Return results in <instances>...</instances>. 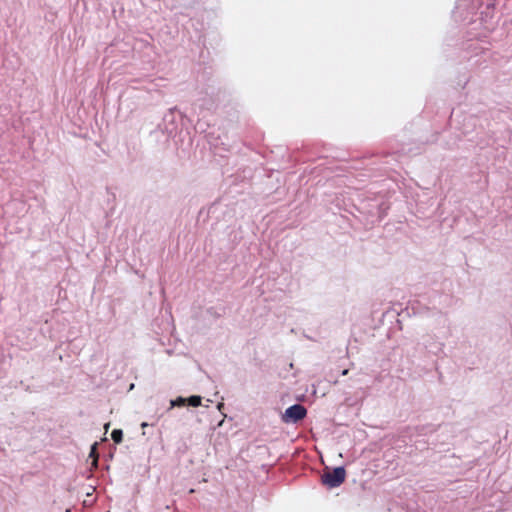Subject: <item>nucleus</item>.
Listing matches in <instances>:
<instances>
[{
  "mask_svg": "<svg viewBox=\"0 0 512 512\" xmlns=\"http://www.w3.org/2000/svg\"><path fill=\"white\" fill-rule=\"evenodd\" d=\"M496 0H457L453 17L456 21L480 25L489 29V21L493 18Z\"/></svg>",
  "mask_w": 512,
  "mask_h": 512,
  "instance_id": "nucleus-1",
  "label": "nucleus"
},
{
  "mask_svg": "<svg viewBox=\"0 0 512 512\" xmlns=\"http://www.w3.org/2000/svg\"><path fill=\"white\" fill-rule=\"evenodd\" d=\"M444 344L438 342L432 336H427L423 343H417L414 346V352L411 355V364L414 367L415 377H423L437 369V361L433 358L443 352Z\"/></svg>",
  "mask_w": 512,
  "mask_h": 512,
  "instance_id": "nucleus-2",
  "label": "nucleus"
},
{
  "mask_svg": "<svg viewBox=\"0 0 512 512\" xmlns=\"http://www.w3.org/2000/svg\"><path fill=\"white\" fill-rule=\"evenodd\" d=\"M182 123V115L176 108H171L164 114L162 122L151 131L150 136L161 144H166L174 138Z\"/></svg>",
  "mask_w": 512,
  "mask_h": 512,
  "instance_id": "nucleus-3",
  "label": "nucleus"
},
{
  "mask_svg": "<svg viewBox=\"0 0 512 512\" xmlns=\"http://www.w3.org/2000/svg\"><path fill=\"white\" fill-rule=\"evenodd\" d=\"M490 120L484 115L469 114L464 117L462 134L470 136L469 140L481 142L489 133Z\"/></svg>",
  "mask_w": 512,
  "mask_h": 512,
  "instance_id": "nucleus-4",
  "label": "nucleus"
},
{
  "mask_svg": "<svg viewBox=\"0 0 512 512\" xmlns=\"http://www.w3.org/2000/svg\"><path fill=\"white\" fill-rule=\"evenodd\" d=\"M482 42L484 41L470 39L463 43L461 57L469 62L470 67L483 65L491 56L490 49L483 46Z\"/></svg>",
  "mask_w": 512,
  "mask_h": 512,
  "instance_id": "nucleus-5",
  "label": "nucleus"
},
{
  "mask_svg": "<svg viewBox=\"0 0 512 512\" xmlns=\"http://www.w3.org/2000/svg\"><path fill=\"white\" fill-rule=\"evenodd\" d=\"M346 479V470L344 466H337L327 469L321 475V483L329 489L339 487Z\"/></svg>",
  "mask_w": 512,
  "mask_h": 512,
  "instance_id": "nucleus-6",
  "label": "nucleus"
},
{
  "mask_svg": "<svg viewBox=\"0 0 512 512\" xmlns=\"http://www.w3.org/2000/svg\"><path fill=\"white\" fill-rule=\"evenodd\" d=\"M307 415V409L299 403H295L282 414V421L287 424H296L303 420Z\"/></svg>",
  "mask_w": 512,
  "mask_h": 512,
  "instance_id": "nucleus-7",
  "label": "nucleus"
},
{
  "mask_svg": "<svg viewBox=\"0 0 512 512\" xmlns=\"http://www.w3.org/2000/svg\"><path fill=\"white\" fill-rule=\"evenodd\" d=\"M369 206L370 208L368 210H365L364 207L354 206L353 208L361 214H368V216L372 218L377 217L378 221H381L386 215L387 208H384V204L373 203L369 204Z\"/></svg>",
  "mask_w": 512,
  "mask_h": 512,
  "instance_id": "nucleus-8",
  "label": "nucleus"
},
{
  "mask_svg": "<svg viewBox=\"0 0 512 512\" xmlns=\"http://www.w3.org/2000/svg\"><path fill=\"white\" fill-rule=\"evenodd\" d=\"M416 434L419 436H426L436 431V428L432 424L420 425L415 427Z\"/></svg>",
  "mask_w": 512,
  "mask_h": 512,
  "instance_id": "nucleus-9",
  "label": "nucleus"
},
{
  "mask_svg": "<svg viewBox=\"0 0 512 512\" xmlns=\"http://www.w3.org/2000/svg\"><path fill=\"white\" fill-rule=\"evenodd\" d=\"M187 404V397L178 396L175 399L170 400V407L168 410L175 407H184Z\"/></svg>",
  "mask_w": 512,
  "mask_h": 512,
  "instance_id": "nucleus-10",
  "label": "nucleus"
},
{
  "mask_svg": "<svg viewBox=\"0 0 512 512\" xmlns=\"http://www.w3.org/2000/svg\"><path fill=\"white\" fill-rule=\"evenodd\" d=\"M202 397L200 395H191L187 397L186 406L198 407L202 405Z\"/></svg>",
  "mask_w": 512,
  "mask_h": 512,
  "instance_id": "nucleus-11",
  "label": "nucleus"
},
{
  "mask_svg": "<svg viewBox=\"0 0 512 512\" xmlns=\"http://www.w3.org/2000/svg\"><path fill=\"white\" fill-rule=\"evenodd\" d=\"M421 151L420 148H412L411 145H405L401 148V150H398V153L404 154V155H416L419 154Z\"/></svg>",
  "mask_w": 512,
  "mask_h": 512,
  "instance_id": "nucleus-12",
  "label": "nucleus"
},
{
  "mask_svg": "<svg viewBox=\"0 0 512 512\" xmlns=\"http://www.w3.org/2000/svg\"><path fill=\"white\" fill-rule=\"evenodd\" d=\"M111 438L115 444H119L123 440V430L122 429H114L111 432Z\"/></svg>",
  "mask_w": 512,
  "mask_h": 512,
  "instance_id": "nucleus-13",
  "label": "nucleus"
},
{
  "mask_svg": "<svg viewBox=\"0 0 512 512\" xmlns=\"http://www.w3.org/2000/svg\"><path fill=\"white\" fill-rule=\"evenodd\" d=\"M470 78L469 77H465L464 79H459V81L457 82V85L458 86H461V88H465L466 85L468 84Z\"/></svg>",
  "mask_w": 512,
  "mask_h": 512,
  "instance_id": "nucleus-14",
  "label": "nucleus"
},
{
  "mask_svg": "<svg viewBox=\"0 0 512 512\" xmlns=\"http://www.w3.org/2000/svg\"><path fill=\"white\" fill-rule=\"evenodd\" d=\"M96 447H97V442H95V443H93V444H92V446H91V453H90V455H92V454L95 452Z\"/></svg>",
  "mask_w": 512,
  "mask_h": 512,
  "instance_id": "nucleus-15",
  "label": "nucleus"
},
{
  "mask_svg": "<svg viewBox=\"0 0 512 512\" xmlns=\"http://www.w3.org/2000/svg\"><path fill=\"white\" fill-rule=\"evenodd\" d=\"M113 455H114V454H113V452H110V453L108 454V456H107V459H112V458H113Z\"/></svg>",
  "mask_w": 512,
  "mask_h": 512,
  "instance_id": "nucleus-16",
  "label": "nucleus"
},
{
  "mask_svg": "<svg viewBox=\"0 0 512 512\" xmlns=\"http://www.w3.org/2000/svg\"><path fill=\"white\" fill-rule=\"evenodd\" d=\"M147 426H148V423H147V422H143V423L141 424V427H143V428H144V427H147Z\"/></svg>",
  "mask_w": 512,
  "mask_h": 512,
  "instance_id": "nucleus-17",
  "label": "nucleus"
},
{
  "mask_svg": "<svg viewBox=\"0 0 512 512\" xmlns=\"http://www.w3.org/2000/svg\"><path fill=\"white\" fill-rule=\"evenodd\" d=\"M347 373H348V370H347V369H345V370H343V371H342V375H346Z\"/></svg>",
  "mask_w": 512,
  "mask_h": 512,
  "instance_id": "nucleus-18",
  "label": "nucleus"
},
{
  "mask_svg": "<svg viewBox=\"0 0 512 512\" xmlns=\"http://www.w3.org/2000/svg\"><path fill=\"white\" fill-rule=\"evenodd\" d=\"M212 310H213V308H212V307H211V308H208L207 312L211 313V312H212Z\"/></svg>",
  "mask_w": 512,
  "mask_h": 512,
  "instance_id": "nucleus-19",
  "label": "nucleus"
},
{
  "mask_svg": "<svg viewBox=\"0 0 512 512\" xmlns=\"http://www.w3.org/2000/svg\"><path fill=\"white\" fill-rule=\"evenodd\" d=\"M403 512H408V511H403Z\"/></svg>",
  "mask_w": 512,
  "mask_h": 512,
  "instance_id": "nucleus-20",
  "label": "nucleus"
}]
</instances>
